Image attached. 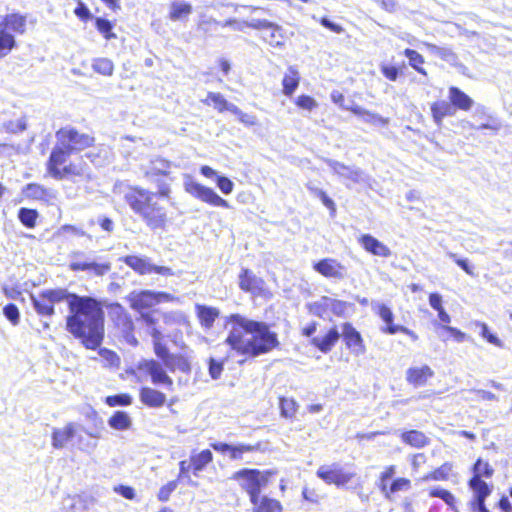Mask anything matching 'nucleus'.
I'll return each instance as SVG.
<instances>
[{"label":"nucleus","instance_id":"obj_1","mask_svg":"<svg viewBox=\"0 0 512 512\" xmlns=\"http://www.w3.org/2000/svg\"><path fill=\"white\" fill-rule=\"evenodd\" d=\"M66 330L81 339L87 349L95 350L104 338V311L100 301L73 294L69 301Z\"/></svg>","mask_w":512,"mask_h":512},{"label":"nucleus","instance_id":"obj_2","mask_svg":"<svg viewBox=\"0 0 512 512\" xmlns=\"http://www.w3.org/2000/svg\"><path fill=\"white\" fill-rule=\"evenodd\" d=\"M229 334L225 342L238 354L258 357L279 345L278 336L267 323L249 319L240 314L228 318Z\"/></svg>","mask_w":512,"mask_h":512},{"label":"nucleus","instance_id":"obj_3","mask_svg":"<svg viewBox=\"0 0 512 512\" xmlns=\"http://www.w3.org/2000/svg\"><path fill=\"white\" fill-rule=\"evenodd\" d=\"M170 189L167 184H158V191L152 192L140 186H128L124 191V201L130 209L152 230L163 229L167 223V212L159 202V197H167Z\"/></svg>","mask_w":512,"mask_h":512},{"label":"nucleus","instance_id":"obj_4","mask_svg":"<svg viewBox=\"0 0 512 512\" xmlns=\"http://www.w3.org/2000/svg\"><path fill=\"white\" fill-rule=\"evenodd\" d=\"M272 475L274 472L270 470L260 471L244 468L235 472L232 479L239 481L241 488L248 493L250 500H255Z\"/></svg>","mask_w":512,"mask_h":512},{"label":"nucleus","instance_id":"obj_5","mask_svg":"<svg viewBox=\"0 0 512 512\" xmlns=\"http://www.w3.org/2000/svg\"><path fill=\"white\" fill-rule=\"evenodd\" d=\"M183 185L187 193L203 202H206L212 206L223 208L230 207L228 201L221 198L213 189L194 181L190 175H185Z\"/></svg>","mask_w":512,"mask_h":512},{"label":"nucleus","instance_id":"obj_6","mask_svg":"<svg viewBox=\"0 0 512 512\" xmlns=\"http://www.w3.org/2000/svg\"><path fill=\"white\" fill-rule=\"evenodd\" d=\"M132 309L141 311L152 308L161 302L174 300V296L166 292H155L152 290L133 291L128 295Z\"/></svg>","mask_w":512,"mask_h":512},{"label":"nucleus","instance_id":"obj_7","mask_svg":"<svg viewBox=\"0 0 512 512\" xmlns=\"http://www.w3.org/2000/svg\"><path fill=\"white\" fill-rule=\"evenodd\" d=\"M58 142L74 153L90 147L94 143V138L89 134L79 133L73 128H62L56 133Z\"/></svg>","mask_w":512,"mask_h":512},{"label":"nucleus","instance_id":"obj_8","mask_svg":"<svg viewBox=\"0 0 512 512\" xmlns=\"http://www.w3.org/2000/svg\"><path fill=\"white\" fill-rule=\"evenodd\" d=\"M121 260L140 275L157 273L163 276H172L174 274L171 268L157 266L146 256L128 255Z\"/></svg>","mask_w":512,"mask_h":512},{"label":"nucleus","instance_id":"obj_9","mask_svg":"<svg viewBox=\"0 0 512 512\" xmlns=\"http://www.w3.org/2000/svg\"><path fill=\"white\" fill-rule=\"evenodd\" d=\"M70 269L73 271H88L96 276H102L111 269L110 263H97L83 252L71 255Z\"/></svg>","mask_w":512,"mask_h":512},{"label":"nucleus","instance_id":"obj_10","mask_svg":"<svg viewBox=\"0 0 512 512\" xmlns=\"http://www.w3.org/2000/svg\"><path fill=\"white\" fill-rule=\"evenodd\" d=\"M323 160L336 175L344 180H349L355 184L366 183L369 180V176L356 166H348L330 158H324Z\"/></svg>","mask_w":512,"mask_h":512},{"label":"nucleus","instance_id":"obj_11","mask_svg":"<svg viewBox=\"0 0 512 512\" xmlns=\"http://www.w3.org/2000/svg\"><path fill=\"white\" fill-rule=\"evenodd\" d=\"M347 302L323 296L320 300L310 304V312L314 315L325 318L328 311L336 316H342L347 310Z\"/></svg>","mask_w":512,"mask_h":512},{"label":"nucleus","instance_id":"obj_12","mask_svg":"<svg viewBox=\"0 0 512 512\" xmlns=\"http://www.w3.org/2000/svg\"><path fill=\"white\" fill-rule=\"evenodd\" d=\"M317 476L327 484H335L338 487L345 486L354 476L353 473L344 471L338 464L321 466L317 470Z\"/></svg>","mask_w":512,"mask_h":512},{"label":"nucleus","instance_id":"obj_13","mask_svg":"<svg viewBox=\"0 0 512 512\" xmlns=\"http://www.w3.org/2000/svg\"><path fill=\"white\" fill-rule=\"evenodd\" d=\"M71 154L72 152L67 147H64V145L57 141L47 163V170L54 179L61 180V166L66 163Z\"/></svg>","mask_w":512,"mask_h":512},{"label":"nucleus","instance_id":"obj_14","mask_svg":"<svg viewBox=\"0 0 512 512\" xmlns=\"http://www.w3.org/2000/svg\"><path fill=\"white\" fill-rule=\"evenodd\" d=\"M139 369L146 371L156 385H165L172 389L173 380L166 374L162 365L155 360H144L139 364Z\"/></svg>","mask_w":512,"mask_h":512},{"label":"nucleus","instance_id":"obj_15","mask_svg":"<svg viewBox=\"0 0 512 512\" xmlns=\"http://www.w3.org/2000/svg\"><path fill=\"white\" fill-rule=\"evenodd\" d=\"M314 269L327 278L342 280L347 276L344 265L333 258H326L314 264Z\"/></svg>","mask_w":512,"mask_h":512},{"label":"nucleus","instance_id":"obj_16","mask_svg":"<svg viewBox=\"0 0 512 512\" xmlns=\"http://www.w3.org/2000/svg\"><path fill=\"white\" fill-rule=\"evenodd\" d=\"M172 163L166 159L157 157L151 159L149 163L143 166L144 177L150 182H156L157 185L161 184L157 180L158 176H166L169 174Z\"/></svg>","mask_w":512,"mask_h":512},{"label":"nucleus","instance_id":"obj_17","mask_svg":"<svg viewBox=\"0 0 512 512\" xmlns=\"http://www.w3.org/2000/svg\"><path fill=\"white\" fill-rule=\"evenodd\" d=\"M109 317L113 323L125 334L132 332L134 328L133 321L125 310V308L119 303H112L108 306Z\"/></svg>","mask_w":512,"mask_h":512},{"label":"nucleus","instance_id":"obj_18","mask_svg":"<svg viewBox=\"0 0 512 512\" xmlns=\"http://www.w3.org/2000/svg\"><path fill=\"white\" fill-rule=\"evenodd\" d=\"M358 241L365 249V251L371 253L372 255L388 258L392 254L388 246L370 234H363Z\"/></svg>","mask_w":512,"mask_h":512},{"label":"nucleus","instance_id":"obj_19","mask_svg":"<svg viewBox=\"0 0 512 512\" xmlns=\"http://www.w3.org/2000/svg\"><path fill=\"white\" fill-rule=\"evenodd\" d=\"M341 335L348 348H350L356 355H360L365 352V347L360 333L350 323L343 324Z\"/></svg>","mask_w":512,"mask_h":512},{"label":"nucleus","instance_id":"obj_20","mask_svg":"<svg viewBox=\"0 0 512 512\" xmlns=\"http://www.w3.org/2000/svg\"><path fill=\"white\" fill-rule=\"evenodd\" d=\"M346 110H349L354 115L358 116L364 123L373 126H387L389 124V118H385L375 112L369 111L355 103H352L351 107H346Z\"/></svg>","mask_w":512,"mask_h":512},{"label":"nucleus","instance_id":"obj_21","mask_svg":"<svg viewBox=\"0 0 512 512\" xmlns=\"http://www.w3.org/2000/svg\"><path fill=\"white\" fill-rule=\"evenodd\" d=\"M211 447L220 453H230V458L233 460L242 459V455L244 453L252 452L256 450V446L246 445V444H238V445H230L227 443L216 442L212 443Z\"/></svg>","mask_w":512,"mask_h":512},{"label":"nucleus","instance_id":"obj_22","mask_svg":"<svg viewBox=\"0 0 512 512\" xmlns=\"http://www.w3.org/2000/svg\"><path fill=\"white\" fill-rule=\"evenodd\" d=\"M76 425L72 422L62 428H54L52 432V446L55 449H62L75 436Z\"/></svg>","mask_w":512,"mask_h":512},{"label":"nucleus","instance_id":"obj_23","mask_svg":"<svg viewBox=\"0 0 512 512\" xmlns=\"http://www.w3.org/2000/svg\"><path fill=\"white\" fill-rule=\"evenodd\" d=\"M264 281L251 270L243 269L239 275V287L246 292L258 293L263 289Z\"/></svg>","mask_w":512,"mask_h":512},{"label":"nucleus","instance_id":"obj_24","mask_svg":"<svg viewBox=\"0 0 512 512\" xmlns=\"http://www.w3.org/2000/svg\"><path fill=\"white\" fill-rule=\"evenodd\" d=\"M340 338V333L334 327L331 328L324 336H317L311 339V344L317 347L321 352L328 353L334 347Z\"/></svg>","mask_w":512,"mask_h":512},{"label":"nucleus","instance_id":"obj_25","mask_svg":"<svg viewBox=\"0 0 512 512\" xmlns=\"http://www.w3.org/2000/svg\"><path fill=\"white\" fill-rule=\"evenodd\" d=\"M140 400L146 406L152 408L162 407L166 402V395L150 387H143L139 394Z\"/></svg>","mask_w":512,"mask_h":512},{"label":"nucleus","instance_id":"obj_26","mask_svg":"<svg viewBox=\"0 0 512 512\" xmlns=\"http://www.w3.org/2000/svg\"><path fill=\"white\" fill-rule=\"evenodd\" d=\"M433 375V370L427 365L422 367H412L406 372V380L414 386H422Z\"/></svg>","mask_w":512,"mask_h":512},{"label":"nucleus","instance_id":"obj_27","mask_svg":"<svg viewBox=\"0 0 512 512\" xmlns=\"http://www.w3.org/2000/svg\"><path fill=\"white\" fill-rule=\"evenodd\" d=\"M448 97L452 106L455 109L458 108L463 111H469L474 104L472 98H470L466 93H464L462 90L454 86L449 88Z\"/></svg>","mask_w":512,"mask_h":512},{"label":"nucleus","instance_id":"obj_28","mask_svg":"<svg viewBox=\"0 0 512 512\" xmlns=\"http://www.w3.org/2000/svg\"><path fill=\"white\" fill-rule=\"evenodd\" d=\"M0 24L5 27L9 33L15 32L23 34L26 29V18L19 14H9L0 16Z\"/></svg>","mask_w":512,"mask_h":512},{"label":"nucleus","instance_id":"obj_29","mask_svg":"<svg viewBox=\"0 0 512 512\" xmlns=\"http://www.w3.org/2000/svg\"><path fill=\"white\" fill-rule=\"evenodd\" d=\"M250 501L253 504V512H282V505L276 499L261 497L259 494L255 500Z\"/></svg>","mask_w":512,"mask_h":512},{"label":"nucleus","instance_id":"obj_30","mask_svg":"<svg viewBox=\"0 0 512 512\" xmlns=\"http://www.w3.org/2000/svg\"><path fill=\"white\" fill-rule=\"evenodd\" d=\"M431 113L434 122L440 126L444 117L455 115V108L451 102L447 101H436L431 105Z\"/></svg>","mask_w":512,"mask_h":512},{"label":"nucleus","instance_id":"obj_31","mask_svg":"<svg viewBox=\"0 0 512 512\" xmlns=\"http://www.w3.org/2000/svg\"><path fill=\"white\" fill-rule=\"evenodd\" d=\"M192 462V471L195 476H198L205 467L213 461V454L210 450L205 449L199 453H192L190 456Z\"/></svg>","mask_w":512,"mask_h":512},{"label":"nucleus","instance_id":"obj_32","mask_svg":"<svg viewBox=\"0 0 512 512\" xmlns=\"http://www.w3.org/2000/svg\"><path fill=\"white\" fill-rule=\"evenodd\" d=\"M469 486L474 493V498L471 503L485 502V499L491 493V489L488 487L487 483L479 477H472L469 481Z\"/></svg>","mask_w":512,"mask_h":512},{"label":"nucleus","instance_id":"obj_33","mask_svg":"<svg viewBox=\"0 0 512 512\" xmlns=\"http://www.w3.org/2000/svg\"><path fill=\"white\" fill-rule=\"evenodd\" d=\"M203 103L213 105L219 112H237L236 105L228 102L220 93L209 92L207 98L203 100Z\"/></svg>","mask_w":512,"mask_h":512},{"label":"nucleus","instance_id":"obj_34","mask_svg":"<svg viewBox=\"0 0 512 512\" xmlns=\"http://www.w3.org/2000/svg\"><path fill=\"white\" fill-rule=\"evenodd\" d=\"M373 309L376 311V313L379 315V317L386 325L381 329L382 332L391 334V328H400L401 325H395L393 323L394 315L392 310L388 306L381 303H375L373 304Z\"/></svg>","mask_w":512,"mask_h":512},{"label":"nucleus","instance_id":"obj_35","mask_svg":"<svg viewBox=\"0 0 512 512\" xmlns=\"http://www.w3.org/2000/svg\"><path fill=\"white\" fill-rule=\"evenodd\" d=\"M299 81L300 76L298 70L294 66H289L282 80L283 93L286 96H291L297 89Z\"/></svg>","mask_w":512,"mask_h":512},{"label":"nucleus","instance_id":"obj_36","mask_svg":"<svg viewBox=\"0 0 512 512\" xmlns=\"http://www.w3.org/2000/svg\"><path fill=\"white\" fill-rule=\"evenodd\" d=\"M108 425L117 431L129 430L132 426V419L125 411H116L109 419Z\"/></svg>","mask_w":512,"mask_h":512},{"label":"nucleus","instance_id":"obj_37","mask_svg":"<svg viewBox=\"0 0 512 512\" xmlns=\"http://www.w3.org/2000/svg\"><path fill=\"white\" fill-rule=\"evenodd\" d=\"M197 316L200 323L205 328H211L214 324L215 319L219 315V311L216 308L207 307L204 305H197Z\"/></svg>","mask_w":512,"mask_h":512},{"label":"nucleus","instance_id":"obj_38","mask_svg":"<svg viewBox=\"0 0 512 512\" xmlns=\"http://www.w3.org/2000/svg\"><path fill=\"white\" fill-rule=\"evenodd\" d=\"M192 13V6L183 1H174L170 5L169 18L172 21H179Z\"/></svg>","mask_w":512,"mask_h":512},{"label":"nucleus","instance_id":"obj_39","mask_svg":"<svg viewBox=\"0 0 512 512\" xmlns=\"http://www.w3.org/2000/svg\"><path fill=\"white\" fill-rule=\"evenodd\" d=\"M23 194L26 198L34 200H47L51 197L50 190L36 183L27 184L23 188Z\"/></svg>","mask_w":512,"mask_h":512},{"label":"nucleus","instance_id":"obj_40","mask_svg":"<svg viewBox=\"0 0 512 512\" xmlns=\"http://www.w3.org/2000/svg\"><path fill=\"white\" fill-rule=\"evenodd\" d=\"M423 45L428 49V51L441 58L442 60L448 62V63H455L457 60L456 54L452 51V49L448 47H439L432 43L424 42Z\"/></svg>","mask_w":512,"mask_h":512},{"label":"nucleus","instance_id":"obj_41","mask_svg":"<svg viewBox=\"0 0 512 512\" xmlns=\"http://www.w3.org/2000/svg\"><path fill=\"white\" fill-rule=\"evenodd\" d=\"M61 180L69 177H84L90 178L88 168L86 165L70 163L65 165L61 170Z\"/></svg>","mask_w":512,"mask_h":512},{"label":"nucleus","instance_id":"obj_42","mask_svg":"<svg viewBox=\"0 0 512 512\" xmlns=\"http://www.w3.org/2000/svg\"><path fill=\"white\" fill-rule=\"evenodd\" d=\"M401 438L403 442L415 448H422L428 444V438L425 434L417 430L404 432Z\"/></svg>","mask_w":512,"mask_h":512},{"label":"nucleus","instance_id":"obj_43","mask_svg":"<svg viewBox=\"0 0 512 512\" xmlns=\"http://www.w3.org/2000/svg\"><path fill=\"white\" fill-rule=\"evenodd\" d=\"M36 312L44 316H52L54 314V306L41 292L38 296L31 297Z\"/></svg>","mask_w":512,"mask_h":512},{"label":"nucleus","instance_id":"obj_44","mask_svg":"<svg viewBox=\"0 0 512 512\" xmlns=\"http://www.w3.org/2000/svg\"><path fill=\"white\" fill-rule=\"evenodd\" d=\"M404 55L408 58L409 65L413 69H415L417 72H419L422 75H425V76L427 75L426 70L422 67V65L424 64L425 60H424V57L421 54H419L415 50L407 48V49L404 50Z\"/></svg>","mask_w":512,"mask_h":512},{"label":"nucleus","instance_id":"obj_45","mask_svg":"<svg viewBox=\"0 0 512 512\" xmlns=\"http://www.w3.org/2000/svg\"><path fill=\"white\" fill-rule=\"evenodd\" d=\"M15 45V39L11 33L5 31L0 24V59L3 58Z\"/></svg>","mask_w":512,"mask_h":512},{"label":"nucleus","instance_id":"obj_46","mask_svg":"<svg viewBox=\"0 0 512 512\" xmlns=\"http://www.w3.org/2000/svg\"><path fill=\"white\" fill-rule=\"evenodd\" d=\"M451 471H452V465L449 464V463H445L442 466H440L439 468H437L434 471H432L431 473L423 476L421 478V480L422 481H429V480L443 481V480H447L448 477H449V474L451 473Z\"/></svg>","mask_w":512,"mask_h":512},{"label":"nucleus","instance_id":"obj_47","mask_svg":"<svg viewBox=\"0 0 512 512\" xmlns=\"http://www.w3.org/2000/svg\"><path fill=\"white\" fill-rule=\"evenodd\" d=\"M281 27L274 24L272 27H268L266 29V34L264 36L265 40L272 46H282L284 43V37L281 34Z\"/></svg>","mask_w":512,"mask_h":512},{"label":"nucleus","instance_id":"obj_48","mask_svg":"<svg viewBox=\"0 0 512 512\" xmlns=\"http://www.w3.org/2000/svg\"><path fill=\"white\" fill-rule=\"evenodd\" d=\"M92 68L99 74L111 76L114 71V64L108 58H96L93 60Z\"/></svg>","mask_w":512,"mask_h":512},{"label":"nucleus","instance_id":"obj_49","mask_svg":"<svg viewBox=\"0 0 512 512\" xmlns=\"http://www.w3.org/2000/svg\"><path fill=\"white\" fill-rule=\"evenodd\" d=\"M429 495L431 497H437V498H440L442 499L448 506L451 507V509L455 512H457V508H456V499L454 497V495L449 492L448 490H445V489H442V488H434V489H431L430 492H429Z\"/></svg>","mask_w":512,"mask_h":512},{"label":"nucleus","instance_id":"obj_50","mask_svg":"<svg viewBox=\"0 0 512 512\" xmlns=\"http://www.w3.org/2000/svg\"><path fill=\"white\" fill-rule=\"evenodd\" d=\"M306 188L308 189V191L310 193H312L314 196L319 198L325 207L330 209L332 212H334L336 210L334 201L330 197H328V195L325 193V191H323L322 189H320L318 187H315L311 183H308L306 185Z\"/></svg>","mask_w":512,"mask_h":512},{"label":"nucleus","instance_id":"obj_51","mask_svg":"<svg viewBox=\"0 0 512 512\" xmlns=\"http://www.w3.org/2000/svg\"><path fill=\"white\" fill-rule=\"evenodd\" d=\"M37 217L38 213L33 209L21 208L18 212L20 222L27 228L35 227Z\"/></svg>","mask_w":512,"mask_h":512},{"label":"nucleus","instance_id":"obj_52","mask_svg":"<svg viewBox=\"0 0 512 512\" xmlns=\"http://www.w3.org/2000/svg\"><path fill=\"white\" fill-rule=\"evenodd\" d=\"M43 295L50 301V303L54 306L55 303H59L65 299L70 301V296L73 294H69L65 289H54V290H45L42 292Z\"/></svg>","mask_w":512,"mask_h":512},{"label":"nucleus","instance_id":"obj_53","mask_svg":"<svg viewBox=\"0 0 512 512\" xmlns=\"http://www.w3.org/2000/svg\"><path fill=\"white\" fill-rule=\"evenodd\" d=\"M298 408L297 402L293 398H280L281 416L292 418Z\"/></svg>","mask_w":512,"mask_h":512},{"label":"nucleus","instance_id":"obj_54","mask_svg":"<svg viewBox=\"0 0 512 512\" xmlns=\"http://www.w3.org/2000/svg\"><path fill=\"white\" fill-rule=\"evenodd\" d=\"M153 344L155 354L164 361L167 368L173 371L172 362L174 361V357L169 355L166 345L163 344L162 341Z\"/></svg>","mask_w":512,"mask_h":512},{"label":"nucleus","instance_id":"obj_55","mask_svg":"<svg viewBox=\"0 0 512 512\" xmlns=\"http://www.w3.org/2000/svg\"><path fill=\"white\" fill-rule=\"evenodd\" d=\"M190 469H192V462H191V460H189V461H186V460L180 461L179 462V474H178L177 480L179 481V480L186 479L188 485L193 486V487H197L198 483L193 481L190 478L189 474H188Z\"/></svg>","mask_w":512,"mask_h":512},{"label":"nucleus","instance_id":"obj_56","mask_svg":"<svg viewBox=\"0 0 512 512\" xmlns=\"http://www.w3.org/2000/svg\"><path fill=\"white\" fill-rule=\"evenodd\" d=\"M105 402L110 407L128 406L132 403V397L128 394H118L106 397Z\"/></svg>","mask_w":512,"mask_h":512},{"label":"nucleus","instance_id":"obj_57","mask_svg":"<svg viewBox=\"0 0 512 512\" xmlns=\"http://www.w3.org/2000/svg\"><path fill=\"white\" fill-rule=\"evenodd\" d=\"M177 486L178 480H172L163 485L157 494L158 500L161 502H167L170 498V495L176 490Z\"/></svg>","mask_w":512,"mask_h":512},{"label":"nucleus","instance_id":"obj_58","mask_svg":"<svg viewBox=\"0 0 512 512\" xmlns=\"http://www.w3.org/2000/svg\"><path fill=\"white\" fill-rule=\"evenodd\" d=\"M474 476L479 477L485 476L487 478L491 477L493 474V469L490 467L488 462H483L481 459H478L477 462L473 466Z\"/></svg>","mask_w":512,"mask_h":512},{"label":"nucleus","instance_id":"obj_59","mask_svg":"<svg viewBox=\"0 0 512 512\" xmlns=\"http://www.w3.org/2000/svg\"><path fill=\"white\" fill-rule=\"evenodd\" d=\"M3 313L5 317L11 322L12 325H17L20 319V313L15 304H7L3 308Z\"/></svg>","mask_w":512,"mask_h":512},{"label":"nucleus","instance_id":"obj_60","mask_svg":"<svg viewBox=\"0 0 512 512\" xmlns=\"http://www.w3.org/2000/svg\"><path fill=\"white\" fill-rule=\"evenodd\" d=\"M481 328L480 335L485 338L489 343L502 348L503 342L494 334L489 331L488 326L485 323L478 324Z\"/></svg>","mask_w":512,"mask_h":512},{"label":"nucleus","instance_id":"obj_61","mask_svg":"<svg viewBox=\"0 0 512 512\" xmlns=\"http://www.w3.org/2000/svg\"><path fill=\"white\" fill-rule=\"evenodd\" d=\"M96 26H97L98 31L101 34H103L106 39H111V38L115 37V34H113L111 32L112 25H111L110 21H108L106 19L98 18L96 20Z\"/></svg>","mask_w":512,"mask_h":512},{"label":"nucleus","instance_id":"obj_62","mask_svg":"<svg viewBox=\"0 0 512 512\" xmlns=\"http://www.w3.org/2000/svg\"><path fill=\"white\" fill-rule=\"evenodd\" d=\"M237 112H231L232 114L236 115L241 123H243L246 126H255L257 125V117L252 114L244 113L241 109H239L236 106Z\"/></svg>","mask_w":512,"mask_h":512},{"label":"nucleus","instance_id":"obj_63","mask_svg":"<svg viewBox=\"0 0 512 512\" xmlns=\"http://www.w3.org/2000/svg\"><path fill=\"white\" fill-rule=\"evenodd\" d=\"M296 104L298 107L308 111H311L318 106L315 99L308 95H300L297 98Z\"/></svg>","mask_w":512,"mask_h":512},{"label":"nucleus","instance_id":"obj_64","mask_svg":"<svg viewBox=\"0 0 512 512\" xmlns=\"http://www.w3.org/2000/svg\"><path fill=\"white\" fill-rule=\"evenodd\" d=\"M217 187L223 194H230L233 191V182L225 176H217L216 178Z\"/></svg>","mask_w":512,"mask_h":512}]
</instances>
